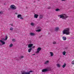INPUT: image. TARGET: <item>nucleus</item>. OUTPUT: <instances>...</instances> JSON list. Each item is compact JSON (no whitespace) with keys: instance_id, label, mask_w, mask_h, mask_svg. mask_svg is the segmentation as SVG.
Listing matches in <instances>:
<instances>
[{"instance_id":"dca6fc26","label":"nucleus","mask_w":74,"mask_h":74,"mask_svg":"<svg viewBox=\"0 0 74 74\" xmlns=\"http://www.w3.org/2000/svg\"><path fill=\"white\" fill-rule=\"evenodd\" d=\"M57 66L58 67H60V64H57Z\"/></svg>"},{"instance_id":"7ed1b4c3","label":"nucleus","mask_w":74,"mask_h":74,"mask_svg":"<svg viewBox=\"0 0 74 74\" xmlns=\"http://www.w3.org/2000/svg\"><path fill=\"white\" fill-rule=\"evenodd\" d=\"M58 16L60 17V18H62L63 19H65V14H62L61 15H59Z\"/></svg>"},{"instance_id":"0eeeda50","label":"nucleus","mask_w":74,"mask_h":74,"mask_svg":"<svg viewBox=\"0 0 74 74\" xmlns=\"http://www.w3.org/2000/svg\"><path fill=\"white\" fill-rule=\"evenodd\" d=\"M33 45V44H29L28 45V48H31V47H32Z\"/></svg>"},{"instance_id":"412c9836","label":"nucleus","mask_w":74,"mask_h":74,"mask_svg":"<svg viewBox=\"0 0 74 74\" xmlns=\"http://www.w3.org/2000/svg\"><path fill=\"white\" fill-rule=\"evenodd\" d=\"M67 18H69V16L65 15V19H66Z\"/></svg>"},{"instance_id":"72a5a7b5","label":"nucleus","mask_w":74,"mask_h":74,"mask_svg":"<svg viewBox=\"0 0 74 74\" xmlns=\"http://www.w3.org/2000/svg\"><path fill=\"white\" fill-rule=\"evenodd\" d=\"M65 49H66L67 50V49H68V47H65Z\"/></svg>"},{"instance_id":"4c0bfd02","label":"nucleus","mask_w":74,"mask_h":74,"mask_svg":"<svg viewBox=\"0 0 74 74\" xmlns=\"http://www.w3.org/2000/svg\"><path fill=\"white\" fill-rule=\"evenodd\" d=\"M48 9H50V8H51V7H49L48 8Z\"/></svg>"},{"instance_id":"de8ad7c7","label":"nucleus","mask_w":74,"mask_h":74,"mask_svg":"<svg viewBox=\"0 0 74 74\" xmlns=\"http://www.w3.org/2000/svg\"><path fill=\"white\" fill-rule=\"evenodd\" d=\"M41 37V36H40V37Z\"/></svg>"},{"instance_id":"4468645a","label":"nucleus","mask_w":74,"mask_h":74,"mask_svg":"<svg viewBox=\"0 0 74 74\" xmlns=\"http://www.w3.org/2000/svg\"><path fill=\"white\" fill-rule=\"evenodd\" d=\"M49 62V61H47L46 62H45L44 64H47V63H48V62Z\"/></svg>"},{"instance_id":"79ce46f5","label":"nucleus","mask_w":74,"mask_h":74,"mask_svg":"<svg viewBox=\"0 0 74 74\" xmlns=\"http://www.w3.org/2000/svg\"><path fill=\"white\" fill-rule=\"evenodd\" d=\"M0 45L1 46V45H2V44H0Z\"/></svg>"},{"instance_id":"bb28decb","label":"nucleus","mask_w":74,"mask_h":74,"mask_svg":"<svg viewBox=\"0 0 74 74\" xmlns=\"http://www.w3.org/2000/svg\"><path fill=\"white\" fill-rule=\"evenodd\" d=\"M41 29H38L37 30V32H40Z\"/></svg>"},{"instance_id":"5701e85b","label":"nucleus","mask_w":74,"mask_h":74,"mask_svg":"<svg viewBox=\"0 0 74 74\" xmlns=\"http://www.w3.org/2000/svg\"><path fill=\"white\" fill-rule=\"evenodd\" d=\"M63 34H65V29H64V31H63Z\"/></svg>"},{"instance_id":"aec40b11","label":"nucleus","mask_w":74,"mask_h":74,"mask_svg":"<svg viewBox=\"0 0 74 74\" xmlns=\"http://www.w3.org/2000/svg\"><path fill=\"white\" fill-rule=\"evenodd\" d=\"M7 38H8V37H7V36H6L5 37V41H6V40H7Z\"/></svg>"},{"instance_id":"393cba45","label":"nucleus","mask_w":74,"mask_h":74,"mask_svg":"<svg viewBox=\"0 0 74 74\" xmlns=\"http://www.w3.org/2000/svg\"><path fill=\"white\" fill-rule=\"evenodd\" d=\"M31 25H32V26H34V24L33 23H31Z\"/></svg>"},{"instance_id":"4be33fe9","label":"nucleus","mask_w":74,"mask_h":74,"mask_svg":"<svg viewBox=\"0 0 74 74\" xmlns=\"http://www.w3.org/2000/svg\"><path fill=\"white\" fill-rule=\"evenodd\" d=\"M12 41H13V42H15V41H16V40H15V39H13L12 40Z\"/></svg>"},{"instance_id":"f3484780","label":"nucleus","mask_w":74,"mask_h":74,"mask_svg":"<svg viewBox=\"0 0 74 74\" xmlns=\"http://www.w3.org/2000/svg\"><path fill=\"white\" fill-rule=\"evenodd\" d=\"M59 30V28L56 27V31H58Z\"/></svg>"},{"instance_id":"6ab92c4d","label":"nucleus","mask_w":74,"mask_h":74,"mask_svg":"<svg viewBox=\"0 0 74 74\" xmlns=\"http://www.w3.org/2000/svg\"><path fill=\"white\" fill-rule=\"evenodd\" d=\"M13 45V44H12L11 43L9 46L10 47H12V46Z\"/></svg>"},{"instance_id":"a18cd8bd","label":"nucleus","mask_w":74,"mask_h":74,"mask_svg":"<svg viewBox=\"0 0 74 74\" xmlns=\"http://www.w3.org/2000/svg\"><path fill=\"white\" fill-rule=\"evenodd\" d=\"M66 52H65V53L66 54Z\"/></svg>"},{"instance_id":"423d86ee","label":"nucleus","mask_w":74,"mask_h":74,"mask_svg":"<svg viewBox=\"0 0 74 74\" xmlns=\"http://www.w3.org/2000/svg\"><path fill=\"white\" fill-rule=\"evenodd\" d=\"M41 49H42L41 47H38V48L37 49V51H36V53H39V52L41 50Z\"/></svg>"},{"instance_id":"9b49d317","label":"nucleus","mask_w":74,"mask_h":74,"mask_svg":"<svg viewBox=\"0 0 74 74\" xmlns=\"http://www.w3.org/2000/svg\"><path fill=\"white\" fill-rule=\"evenodd\" d=\"M42 17H43V15L41 14L39 15V18L40 19H42Z\"/></svg>"},{"instance_id":"a878e982","label":"nucleus","mask_w":74,"mask_h":74,"mask_svg":"<svg viewBox=\"0 0 74 74\" xmlns=\"http://www.w3.org/2000/svg\"><path fill=\"white\" fill-rule=\"evenodd\" d=\"M62 67L63 68L65 67V63H64V64L63 65Z\"/></svg>"},{"instance_id":"2eb2a0df","label":"nucleus","mask_w":74,"mask_h":74,"mask_svg":"<svg viewBox=\"0 0 74 74\" xmlns=\"http://www.w3.org/2000/svg\"><path fill=\"white\" fill-rule=\"evenodd\" d=\"M32 49V48L29 49L28 50L29 52H31Z\"/></svg>"},{"instance_id":"ea45409f","label":"nucleus","mask_w":74,"mask_h":74,"mask_svg":"<svg viewBox=\"0 0 74 74\" xmlns=\"http://www.w3.org/2000/svg\"><path fill=\"white\" fill-rule=\"evenodd\" d=\"M66 37H65V40H66Z\"/></svg>"},{"instance_id":"37998d69","label":"nucleus","mask_w":74,"mask_h":74,"mask_svg":"<svg viewBox=\"0 0 74 74\" xmlns=\"http://www.w3.org/2000/svg\"><path fill=\"white\" fill-rule=\"evenodd\" d=\"M35 55V54H34L33 55Z\"/></svg>"},{"instance_id":"2f4dec72","label":"nucleus","mask_w":74,"mask_h":74,"mask_svg":"<svg viewBox=\"0 0 74 74\" xmlns=\"http://www.w3.org/2000/svg\"><path fill=\"white\" fill-rule=\"evenodd\" d=\"M13 25H14V24H13V23H12V24H10V25H11L12 26H13Z\"/></svg>"},{"instance_id":"9d476101","label":"nucleus","mask_w":74,"mask_h":74,"mask_svg":"<svg viewBox=\"0 0 74 74\" xmlns=\"http://www.w3.org/2000/svg\"><path fill=\"white\" fill-rule=\"evenodd\" d=\"M30 35L31 36H35V34L33 33H31L30 34Z\"/></svg>"},{"instance_id":"473e14b6","label":"nucleus","mask_w":74,"mask_h":74,"mask_svg":"<svg viewBox=\"0 0 74 74\" xmlns=\"http://www.w3.org/2000/svg\"><path fill=\"white\" fill-rule=\"evenodd\" d=\"M3 12H0V14H3Z\"/></svg>"},{"instance_id":"39448f33","label":"nucleus","mask_w":74,"mask_h":74,"mask_svg":"<svg viewBox=\"0 0 74 74\" xmlns=\"http://www.w3.org/2000/svg\"><path fill=\"white\" fill-rule=\"evenodd\" d=\"M10 8H11L12 9V10H16V8H17L16 7L14 6V5H11L10 6Z\"/></svg>"},{"instance_id":"c9c22d12","label":"nucleus","mask_w":74,"mask_h":74,"mask_svg":"<svg viewBox=\"0 0 74 74\" xmlns=\"http://www.w3.org/2000/svg\"><path fill=\"white\" fill-rule=\"evenodd\" d=\"M20 19H23V18H22V17H20Z\"/></svg>"},{"instance_id":"58836bf2","label":"nucleus","mask_w":74,"mask_h":74,"mask_svg":"<svg viewBox=\"0 0 74 74\" xmlns=\"http://www.w3.org/2000/svg\"><path fill=\"white\" fill-rule=\"evenodd\" d=\"M35 47V46H34L33 47V48H34Z\"/></svg>"},{"instance_id":"ddd939ff","label":"nucleus","mask_w":74,"mask_h":74,"mask_svg":"<svg viewBox=\"0 0 74 74\" xmlns=\"http://www.w3.org/2000/svg\"><path fill=\"white\" fill-rule=\"evenodd\" d=\"M50 54H51V56H53V53L52 52H50Z\"/></svg>"},{"instance_id":"f704fd0d","label":"nucleus","mask_w":74,"mask_h":74,"mask_svg":"<svg viewBox=\"0 0 74 74\" xmlns=\"http://www.w3.org/2000/svg\"><path fill=\"white\" fill-rule=\"evenodd\" d=\"M2 40H3V41H4V40H5V39H4V38H3V39H2Z\"/></svg>"},{"instance_id":"49530a36","label":"nucleus","mask_w":74,"mask_h":74,"mask_svg":"<svg viewBox=\"0 0 74 74\" xmlns=\"http://www.w3.org/2000/svg\"><path fill=\"white\" fill-rule=\"evenodd\" d=\"M41 37V36H40V37Z\"/></svg>"},{"instance_id":"f257e3e1","label":"nucleus","mask_w":74,"mask_h":74,"mask_svg":"<svg viewBox=\"0 0 74 74\" xmlns=\"http://www.w3.org/2000/svg\"><path fill=\"white\" fill-rule=\"evenodd\" d=\"M50 70H51V69L50 67H48L47 69H43L42 70V71L43 73H44V72H46V71H50Z\"/></svg>"},{"instance_id":"20e7f679","label":"nucleus","mask_w":74,"mask_h":74,"mask_svg":"<svg viewBox=\"0 0 74 74\" xmlns=\"http://www.w3.org/2000/svg\"><path fill=\"white\" fill-rule=\"evenodd\" d=\"M32 72H33V71H30L29 72H27L25 71H23L22 73L21 74H30V73Z\"/></svg>"},{"instance_id":"f8f14e48","label":"nucleus","mask_w":74,"mask_h":74,"mask_svg":"<svg viewBox=\"0 0 74 74\" xmlns=\"http://www.w3.org/2000/svg\"><path fill=\"white\" fill-rule=\"evenodd\" d=\"M21 17H22V16H21V14H18L17 15V18H20Z\"/></svg>"},{"instance_id":"c85d7f7f","label":"nucleus","mask_w":74,"mask_h":74,"mask_svg":"<svg viewBox=\"0 0 74 74\" xmlns=\"http://www.w3.org/2000/svg\"><path fill=\"white\" fill-rule=\"evenodd\" d=\"M53 44H56V42H53Z\"/></svg>"},{"instance_id":"c756f323","label":"nucleus","mask_w":74,"mask_h":74,"mask_svg":"<svg viewBox=\"0 0 74 74\" xmlns=\"http://www.w3.org/2000/svg\"><path fill=\"white\" fill-rule=\"evenodd\" d=\"M63 40H65V37H63Z\"/></svg>"},{"instance_id":"a19ab883","label":"nucleus","mask_w":74,"mask_h":74,"mask_svg":"<svg viewBox=\"0 0 74 74\" xmlns=\"http://www.w3.org/2000/svg\"><path fill=\"white\" fill-rule=\"evenodd\" d=\"M65 0H61V1H65Z\"/></svg>"},{"instance_id":"f03ea898","label":"nucleus","mask_w":74,"mask_h":74,"mask_svg":"<svg viewBox=\"0 0 74 74\" xmlns=\"http://www.w3.org/2000/svg\"><path fill=\"white\" fill-rule=\"evenodd\" d=\"M70 33V29L69 28L65 29V34L66 35H69Z\"/></svg>"},{"instance_id":"6e6552de","label":"nucleus","mask_w":74,"mask_h":74,"mask_svg":"<svg viewBox=\"0 0 74 74\" xmlns=\"http://www.w3.org/2000/svg\"><path fill=\"white\" fill-rule=\"evenodd\" d=\"M38 16V14H35L34 15V18H37Z\"/></svg>"},{"instance_id":"a211bd4d","label":"nucleus","mask_w":74,"mask_h":74,"mask_svg":"<svg viewBox=\"0 0 74 74\" xmlns=\"http://www.w3.org/2000/svg\"><path fill=\"white\" fill-rule=\"evenodd\" d=\"M56 11H60V9H59L57 8L56 9Z\"/></svg>"},{"instance_id":"c03bdc74","label":"nucleus","mask_w":74,"mask_h":74,"mask_svg":"<svg viewBox=\"0 0 74 74\" xmlns=\"http://www.w3.org/2000/svg\"><path fill=\"white\" fill-rule=\"evenodd\" d=\"M66 65V64H65V66Z\"/></svg>"},{"instance_id":"7c9ffc66","label":"nucleus","mask_w":74,"mask_h":74,"mask_svg":"<svg viewBox=\"0 0 74 74\" xmlns=\"http://www.w3.org/2000/svg\"><path fill=\"white\" fill-rule=\"evenodd\" d=\"M72 64H74V61H73L72 62Z\"/></svg>"},{"instance_id":"1a4fd4ad","label":"nucleus","mask_w":74,"mask_h":74,"mask_svg":"<svg viewBox=\"0 0 74 74\" xmlns=\"http://www.w3.org/2000/svg\"><path fill=\"white\" fill-rule=\"evenodd\" d=\"M0 42H1V43L2 44V45H4V44H5V42L1 40H0Z\"/></svg>"},{"instance_id":"e433bc0d","label":"nucleus","mask_w":74,"mask_h":74,"mask_svg":"<svg viewBox=\"0 0 74 74\" xmlns=\"http://www.w3.org/2000/svg\"><path fill=\"white\" fill-rule=\"evenodd\" d=\"M21 58H23V56H21Z\"/></svg>"},{"instance_id":"cd10ccee","label":"nucleus","mask_w":74,"mask_h":74,"mask_svg":"<svg viewBox=\"0 0 74 74\" xmlns=\"http://www.w3.org/2000/svg\"><path fill=\"white\" fill-rule=\"evenodd\" d=\"M63 55H65V51H64L63 52Z\"/></svg>"},{"instance_id":"b1692460","label":"nucleus","mask_w":74,"mask_h":74,"mask_svg":"<svg viewBox=\"0 0 74 74\" xmlns=\"http://www.w3.org/2000/svg\"><path fill=\"white\" fill-rule=\"evenodd\" d=\"M13 29H14V28H12V27H11L10 29V30H12V31Z\"/></svg>"}]
</instances>
